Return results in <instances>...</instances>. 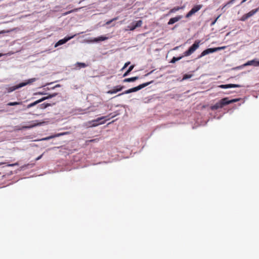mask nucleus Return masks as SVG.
I'll return each mask as SVG.
<instances>
[{"label": "nucleus", "instance_id": "f8f14e48", "mask_svg": "<svg viewBox=\"0 0 259 259\" xmlns=\"http://www.w3.org/2000/svg\"><path fill=\"white\" fill-rule=\"evenodd\" d=\"M258 62V61L256 59H253L252 60H250L247 61L246 63L244 64L242 66L239 67V68H242L243 67L249 66V65H252L254 66H258V65H257V63Z\"/></svg>", "mask_w": 259, "mask_h": 259}, {"label": "nucleus", "instance_id": "a19ab883", "mask_svg": "<svg viewBox=\"0 0 259 259\" xmlns=\"http://www.w3.org/2000/svg\"><path fill=\"white\" fill-rule=\"evenodd\" d=\"M42 156V155H40L39 156H38V157H37V158H36V160H39V159L41 158Z\"/></svg>", "mask_w": 259, "mask_h": 259}, {"label": "nucleus", "instance_id": "dca6fc26", "mask_svg": "<svg viewBox=\"0 0 259 259\" xmlns=\"http://www.w3.org/2000/svg\"><path fill=\"white\" fill-rule=\"evenodd\" d=\"M100 125V123H93L92 120L89 121L84 124V126L87 127H95Z\"/></svg>", "mask_w": 259, "mask_h": 259}, {"label": "nucleus", "instance_id": "423d86ee", "mask_svg": "<svg viewBox=\"0 0 259 259\" xmlns=\"http://www.w3.org/2000/svg\"><path fill=\"white\" fill-rule=\"evenodd\" d=\"M29 123H30L29 125H27V126H23L22 127V128L28 129V128H31L34 127L36 126L42 125L45 123V122H38L37 120H35V121H32L30 122Z\"/></svg>", "mask_w": 259, "mask_h": 259}, {"label": "nucleus", "instance_id": "9b49d317", "mask_svg": "<svg viewBox=\"0 0 259 259\" xmlns=\"http://www.w3.org/2000/svg\"><path fill=\"white\" fill-rule=\"evenodd\" d=\"M123 88H124L123 86L117 85V86L114 87L112 89L108 91L107 92V93L108 94H116L118 92L121 91Z\"/></svg>", "mask_w": 259, "mask_h": 259}, {"label": "nucleus", "instance_id": "2f4dec72", "mask_svg": "<svg viewBox=\"0 0 259 259\" xmlns=\"http://www.w3.org/2000/svg\"><path fill=\"white\" fill-rule=\"evenodd\" d=\"M55 136H50V137H46V138H43L42 139V140H48L49 139H51L54 137H55Z\"/></svg>", "mask_w": 259, "mask_h": 259}, {"label": "nucleus", "instance_id": "473e14b6", "mask_svg": "<svg viewBox=\"0 0 259 259\" xmlns=\"http://www.w3.org/2000/svg\"><path fill=\"white\" fill-rule=\"evenodd\" d=\"M76 11V9L75 10H71L70 11H68V12H65L64 14V15H67L70 13H71V12H74V11Z\"/></svg>", "mask_w": 259, "mask_h": 259}, {"label": "nucleus", "instance_id": "4be33fe9", "mask_svg": "<svg viewBox=\"0 0 259 259\" xmlns=\"http://www.w3.org/2000/svg\"><path fill=\"white\" fill-rule=\"evenodd\" d=\"M183 56H181V57H173L172 59H171V61H170V63H175L176 62L178 61H179L180 60H181Z\"/></svg>", "mask_w": 259, "mask_h": 259}, {"label": "nucleus", "instance_id": "c03bdc74", "mask_svg": "<svg viewBox=\"0 0 259 259\" xmlns=\"http://www.w3.org/2000/svg\"><path fill=\"white\" fill-rule=\"evenodd\" d=\"M257 65H258V66H259V61H258V62L257 63Z\"/></svg>", "mask_w": 259, "mask_h": 259}, {"label": "nucleus", "instance_id": "20e7f679", "mask_svg": "<svg viewBox=\"0 0 259 259\" xmlns=\"http://www.w3.org/2000/svg\"><path fill=\"white\" fill-rule=\"evenodd\" d=\"M227 98H224L221 100H220L218 102L215 103L214 105L211 106L210 108L212 110L218 109L219 108H221L223 107L224 106L227 105Z\"/></svg>", "mask_w": 259, "mask_h": 259}, {"label": "nucleus", "instance_id": "a211bd4d", "mask_svg": "<svg viewBox=\"0 0 259 259\" xmlns=\"http://www.w3.org/2000/svg\"><path fill=\"white\" fill-rule=\"evenodd\" d=\"M257 11H258V9H253L246 14L247 15L248 18H249V17L254 15Z\"/></svg>", "mask_w": 259, "mask_h": 259}, {"label": "nucleus", "instance_id": "4468645a", "mask_svg": "<svg viewBox=\"0 0 259 259\" xmlns=\"http://www.w3.org/2000/svg\"><path fill=\"white\" fill-rule=\"evenodd\" d=\"M182 18V16H178L177 17L170 18L168 22V25H172L175 23L179 21Z\"/></svg>", "mask_w": 259, "mask_h": 259}, {"label": "nucleus", "instance_id": "7c9ffc66", "mask_svg": "<svg viewBox=\"0 0 259 259\" xmlns=\"http://www.w3.org/2000/svg\"><path fill=\"white\" fill-rule=\"evenodd\" d=\"M117 19V18H114L109 21H108L106 23V25H109L110 24H111L113 21H115V20H116Z\"/></svg>", "mask_w": 259, "mask_h": 259}, {"label": "nucleus", "instance_id": "aec40b11", "mask_svg": "<svg viewBox=\"0 0 259 259\" xmlns=\"http://www.w3.org/2000/svg\"><path fill=\"white\" fill-rule=\"evenodd\" d=\"M79 68H84L87 66V65L84 63L77 62L75 64Z\"/></svg>", "mask_w": 259, "mask_h": 259}, {"label": "nucleus", "instance_id": "b1692460", "mask_svg": "<svg viewBox=\"0 0 259 259\" xmlns=\"http://www.w3.org/2000/svg\"><path fill=\"white\" fill-rule=\"evenodd\" d=\"M21 102H9L7 104L8 106H15L17 105L21 104Z\"/></svg>", "mask_w": 259, "mask_h": 259}, {"label": "nucleus", "instance_id": "f704fd0d", "mask_svg": "<svg viewBox=\"0 0 259 259\" xmlns=\"http://www.w3.org/2000/svg\"><path fill=\"white\" fill-rule=\"evenodd\" d=\"M218 18H219V17H217V18H216V19H215L213 21H212V22H211V26H212V25H213L215 23V22H216V21H217V20H218Z\"/></svg>", "mask_w": 259, "mask_h": 259}, {"label": "nucleus", "instance_id": "6ab92c4d", "mask_svg": "<svg viewBox=\"0 0 259 259\" xmlns=\"http://www.w3.org/2000/svg\"><path fill=\"white\" fill-rule=\"evenodd\" d=\"M134 67V65L131 66L128 68L127 70L123 74V76L125 77V76H127L129 74L130 72L133 69Z\"/></svg>", "mask_w": 259, "mask_h": 259}, {"label": "nucleus", "instance_id": "58836bf2", "mask_svg": "<svg viewBox=\"0 0 259 259\" xmlns=\"http://www.w3.org/2000/svg\"><path fill=\"white\" fill-rule=\"evenodd\" d=\"M18 165V163H13V164H10L8 165L9 166H15V165Z\"/></svg>", "mask_w": 259, "mask_h": 259}, {"label": "nucleus", "instance_id": "c9c22d12", "mask_svg": "<svg viewBox=\"0 0 259 259\" xmlns=\"http://www.w3.org/2000/svg\"><path fill=\"white\" fill-rule=\"evenodd\" d=\"M37 94L39 95H48V94L45 92H38Z\"/></svg>", "mask_w": 259, "mask_h": 259}, {"label": "nucleus", "instance_id": "72a5a7b5", "mask_svg": "<svg viewBox=\"0 0 259 259\" xmlns=\"http://www.w3.org/2000/svg\"><path fill=\"white\" fill-rule=\"evenodd\" d=\"M57 95H58V93H53L52 94H50L49 95L50 97H51V98H53V97L56 96Z\"/></svg>", "mask_w": 259, "mask_h": 259}, {"label": "nucleus", "instance_id": "412c9836", "mask_svg": "<svg viewBox=\"0 0 259 259\" xmlns=\"http://www.w3.org/2000/svg\"><path fill=\"white\" fill-rule=\"evenodd\" d=\"M39 103H40V101L39 100H37V101H35V102H34L29 104L28 105V106H27V108H29L30 107H32L36 105V104H38Z\"/></svg>", "mask_w": 259, "mask_h": 259}, {"label": "nucleus", "instance_id": "39448f33", "mask_svg": "<svg viewBox=\"0 0 259 259\" xmlns=\"http://www.w3.org/2000/svg\"><path fill=\"white\" fill-rule=\"evenodd\" d=\"M115 116V115H112V114H110L108 116H102L101 117H99L96 119L93 120L92 122L93 123H100V124H103L105 122V120H103L101 121L103 119L109 120L110 118H113Z\"/></svg>", "mask_w": 259, "mask_h": 259}, {"label": "nucleus", "instance_id": "7ed1b4c3", "mask_svg": "<svg viewBox=\"0 0 259 259\" xmlns=\"http://www.w3.org/2000/svg\"><path fill=\"white\" fill-rule=\"evenodd\" d=\"M200 40H196L189 49L184 53V56H189L192 54L199 47L200 45Z\"/></svg>", "mask_w": 259, "mask_h": 259}, {"label": "nucleus", "instance_id": "c756f323", "mask_svg": "<svg viewBox=\"0 0 259 259\" xmlns=\"http://www.w3.org/2000/svg\"><path fill=\"white\" fill-rule=\"evenodd\" d=\"M248 18V17H247V15L245 14H244V15H243L242 16V17H241V18L240 20H241V21H245L246 20H247Z\"/></svg>", "mask_w": 259, "mask_h": 259}, {"label": "nucleus", "instance_id": "ddd939ff", "mask_svg": "<svg viewBox=\"0 0 259 259\" xmlns=\"http://www.w3.org/2000/svg\"><path fill=\"white\" fill-rule=\"evenodd\" d=\"M242 86L240 84H222L219 86V88L222 89H229L232 88H240Z\"/></svg>", "mask_w": 259, "mask_h": 259}, {"label": "nucleus", "instance_id": "e433bc0d", "mask_svg": "<svg viewBox=\"0 0 259 259\" xmlns=\"http://www.w3.org/2000/svg\"><path fill=\"white\" fill-rule=\"evenodd\" d=\"M9 32H10L9 30H8V31L2 30V31H0V34H3V33H5Z\"/></svg>", "mask_w": 259, "mask_h": 259}, {"label": "nucleus", "instance_id": "a878e982", "mask_svg": "<svg viewBox=\"0 0 259 259\" xmlns=\"http://www.w3.org/2000/svg\"><path fill=\"white\" fill-rule=\"evenodd\" d=\"M192 75L191 74H185L183 76V80H186V79L190 78L192 77Z\"/></svg>", "mask_w": 259, "mask_h": 259}, {"label": "nucleus", "instance_id": "393cba45", "mask_svg": "<svg viewBox=\"0 0 259 259\" xmlns=\"http://www.w3.org/2000/svg\"><path fill=\"white\" fill-rule=\"evenodd\" d=\"M180 9V8L179 7H175L172 9H171L169 11V13H175L177 11H179V10Z\"/></svg>", "mask_w": 259, "mask_h": 259}, {"label": "nucleus", "instance_id": "f3484780", "mask_svg": "<svg viewBox=\"0 0 259 259\" xmlns=\"http://www.w3.org/2000/svg\"><path fill=\"white\" fill-rule=\"evenodd\" d=\"M138 78V76H135L131 78H125L123 80V81L124 82H133L137 80Z\"/></svg>", "mask_w": 259, "mask_h": 259}, {"label": "nucleus", "instance_id": "c85d7f7f", "mask_svg": "<svg viewBox=\"0 0 259 259\" xmlns=\"http://www.w3.org/2000/svg\"><path fill=\"white\" fill-rule=\"evenodd\" d=\"M235 0H231L230 1H229L228 3H227L223 8H225L226 7H228L231 4H232L234 3V2H235Z\"/></svg>", "mask_w": 259, "mask_h": 259}, {"label": "nucleus", "instance_id": "f03ea898", "mask_svg": "<svg viewBox=\"0 0 259 259\" xmlns=\"http://www.w3.org/2000/svg\"><path fill=\"white\" fill-rule=\"evenodd\" d=\"M226 48V47H221L214 48H209L203 51L201 54L198 57V59H200L204 56L208 55L210 53H213L219 51L224 50Z\"/></svg>", "mask_w": 259, "mask_h": 259}, {"label": "nucleus", "instance_id": "f257e3e1", "mask_svg": "<svg viewBox=\"0 0 259 259\" xmlns=\"http://www.w3.org/2000/svg\"><path fill=\"white\" fill-rule=\"evenodd\" d=\"M37 80L36 78H31L25 80L24 82H21L17 85L12 86V87H8L6 88V90L8 93H11L16 90L19 89L21 88H22L25 85H29L36 81Z\"/></svg>", "mask_w": 259, "mask_h": 259}, {"label": "nucleus", "instance_id": "9d476101", "mask_svg": "<svg viewBox=\"0 0 259 259\" xmlns=\"http://www.w3.org/2000/svg\"><path fill=\"white\" fill-rule=\"evenodd\" d=\"M75 35H73L69 37H65L63 39L59 40L55 45V47L56 48L59 46L62 45L66 43L67 41L72 38Z\"/></svg>", "mask_w": 259, "mask_h": 259}, {"label": "nucleus", "instance_id": "37998d69", "mask_svg": "<svg viewBox=\"0 0 259 259\" xmlns=\"http://www.w3.org/2000/svg\"><path fill=\"white\" fill-rule=\"evenodd\" d=\"M4 112H5V111L4 110H0V113Z\"/></svg>", "mask_w": 259, "mask_h": 259}, {"label": "nucleus", "instance_id": "4c0bfd02", "mask_svg": "<svg viewBox=\"0 0 259 259\" xmlns=\"http://www.w3.org/2000/svg\"><path fill=\"white\" fill-rule=\"evenodd\" d=\"M61 87L60 84H58L56 85L55 86H54V87L52 88L51 89L54 90L56 88H58V87Z\"/></svg>", "mask_w": 259, "mask_h": 259}, {"label": "nucleus", "instance_id": "2eb2a0df", "mask_svg": "<svg viewBox=\"0 0 259 259\" xmlns=\"http://www.w3.org/2000/svg\"><path fill=\"white\" fill-rule=\"evenodd\" d=\"M108 39L107 37L104 36H101L97 38H95L93 40L89 41L90 42H97L100 41H104Z\"/></svg>", "mask_w": 259, "mask_h": 259}, {"label": "nucleus", "instance_id": "5701e85b", "mask_svg": "<svg viewBox=\"0 0 259 259\" xmlns=\"http://www.w3.org/2000/svg\"><path fill=\"white\" fill-rule=\"evenodd\" d=\"M239 99H232V100H229L228 98H227V104L228 105L231 103H235L237 101H238Z\"/></svg>", "mask_w": 259, "mask_h": 259}, {"label": "nucleus", "instance_id": "1a4fd4ad", "mask_svg": "<svg viewBox=\"0 0 259 259\" xmlns=\"http://www.w3.org/2000/svg\"><path fill=\"white\" fill-rule=\"evenodd\" d=\"M142 24V20H138L135 22L133 23L131 25L128 26L129 29L131 31H133L136 28L141 27Z\"/></svg>", "mask_w": 259, "mask_h": 259}, {"label": "nucleus", "instance_id": "49530a36", "mask_svg": "<svg viewBox=\"0 0 259 259\" xmlns=\"http://www.w3.org/2000/svg\"><path fill=\"white\" fill-rule=\"evenodd\" d=\"M2 56H3V54H0V57H2Z\"/></svg>", "mask_w": 259, "mask_h": 259}, {"label": "nucleus", "instance_id": "cd10ccee", "mask_svg": "<svg viewBox=\"0 0 259 259\" xmlns=\"http://www.w3.org/2000/svg\"><path fill=\"white\" fill-rule=\"evenodd\" d=\"M51 98V97H50V95H49L47 96L44 97L42 98L41 99H39V100L40 101V102H41L46 100H48V99H49Z\"/></svg>", "mask_w": 259, "mask_h": 259}, {"label": "nucleus", "instance_id": "ea45409f", "mask_svg": "<svg viewBox=\"0 0 259 259\" xmlns=\"http://www.w3.org/2000/svg\"><path fill=\"white\" fill-rule=\"evenodd\" d=\"M130 64V62H127L125 63L124 65V67L126 68Z\"/></svg>", "mask_w": 259, "mask_h": 259}, {"label": "nucleus", "instance_id": "0eeeda50", "mask_svg": "<svg viewBox=\"0 0 259 259\" xmlns=\"http://www.w3.org/2000/svg\"><path fill=\"white\" fill-rule=\"evenodd\" d=\"M153 82V81H151L149 82H145V83H142L141 84H140L139 85H138L136 87H134L133 88L130 89L131 92L133 93V92H137V91L142 89L143 88L148 86V85L150 84Z\"/></svg>", "mask_w": 259, "mask_h": 259}, {"label": "nucleus", "instance_id": "79ce46f5", "mask_svg": "<svg viewBox=\"0 0 259 259\" xmlns=\"http://www.w3.org/2000/svg\"><path fill=\"white\" fill-rule=\"evenodd\" d=\"M153 72V70L151 71V72L148 73L147 74H145V76H148L149 75V74H150L151 73H152V72Z\"/></svg>", "mask_w": 259, "mask_h": 259}, {"label": "nucleus", "instance_id": "bb28decb", "mask_svg": "<svg viewBox=\"0 0 259 259\" xmlns=\"http://www.w3.org/2000/svg\"><path fill=\"white\" fill-rule=\"evenodd\" d=\"M130 93H131L130 89L124 91V92H123V93H122L121 94H118L117 95V96H121V95H124V94H130Z\"/></svg>", "mask_w": 259, "mask_h": 259}, {"label": "nucleus", "instance_id": "de8ad7c7", "mask_svg": "<svg viewBox=\"0 0 259 259\" xmlns=\"http://www.w3.org/2000/svg\"><path fill=\"white\" fill-rule=\"evenodd\" d=\"M62 134H58L57 136H60V135H61Z\"/></svg>", "mask_w": 259, "mask_h": 259}, {"label": "nucleus", "instance_id": "6e6552de", "mask_svg": "<svg viewBox=\"0 0 259 259\" xmlns=\"http://www.w3.org/2000/svg\"><path fill=\"white\" fill-rule=\"evenodd\" d=\"M202 8V5H196L187 13L186 16V18H189L195 13L198 12Z\"/></svg>", "mask_w": 259, "mask_h": 259}, {"label": "nucleus", "instance_id": "a18cd8bd", "mask_svg": "<svg viewBox=\"0 0 259 259\" xmlns=\"http://www.w3.org/2000/svg\"><path fill=\"white\" fill-rule=\"evenodd\" d=\"M125 68V67H124V66H123V67H122V70H123V69H124Z\"/></svg>", "mask_w": 259, "mask_h": 259}]
</instances>
